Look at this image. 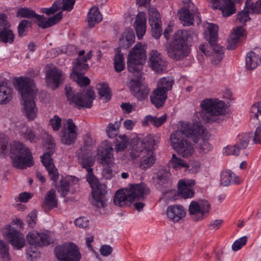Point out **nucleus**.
Listing matches in <instances>:
<instances>
[{
  "instance_id": "f257e3e1",
  "label": "nucleus",
  "mask_w": 261,
  "mask_h": 261,
  "mask_svg": "<svg viewBox=\"0 0 261 261\" xmlns=\"http://www.w3.org/2000/svg\"><path fill=\"white\" fill-rule=\"evenodd\" d=\"M205 130L200 122H180L178 129L170 134V145L179 155L188 158L194 152V144L190 139H192L194 143L197 142L203 137Z\"/></svg>"
},
{
  "instance_id": "f03ea898",
  "label": "nucleus",
  "mask_w": 261,
  "mask_h": 261,
  "mask_svg": "<svg viewBox=\"0 0 261 261\" xmlns=\"http://www.w3.org/2000/svg\"><path fill=\"white\" fill-rule=\"evenodd\" d=\"M16 82L18 92L21 97L22 113L28 120H34L37 118L38 113L34 101L37 90L34 81L28 77H20L16 80Z\"/></svg>"
},
{
  "instance_id": "7ed1b4c3",
  "label": "nucleus",
  "mask_w": 261,
  "mask_h": 261,
  "mask_svg": "<svg viewBox=\"0 0 261 261\" xmlns=\"http://www.w3.org/2000/svg\"><path fill=\"white\" fill-rule=\"evenodd\" d=\"M9 137L0 132V157L9 155L14 163H33L32 153L22 142L14 141L8 146Z\"/></svg>"
},
{
  "instance_id": "20e7f679",
  "label": "nucleus",
  "mask_w": 261,
  "mask_h": 261,
  "mask_svg": "<svg viewBox=\"0 0 261 261\" xmlns=\"http://www.w3.org/2000/svg\"><path fill=\"white\" fill-rule=\"evenodd\" d=\"M196 34L191 30H178L174 34L172 42L168 45L167 52L172 59L179 60L189 54V48L186 41H190Z\"/></svg>"
},
{
  "instance_id": "39448f33",
  "label": "nucleus",
  "mask_w": 261,
  "mask_h": 261,
  "mask_svg": "<svg viewBox=\"0 0 261 261\" xmlns=\"http://www.w3.org/2000/svg\"><path fill=\"white\" fill-rule=\"evenodd\" d=\"M149 193V188L144 184L132 185L117 190L114 195V203L120 207L129 205L135 199H141Z\"/></svg>"
},
{
  "instance_id": "423d86ee",
  "label": "nucleus",
  "mask_w": 261,
  "mask_h": 261,
  "mask_svg": "<svg viewBox=\"0 0 261 261\" xmlns=\"http://www.w3.org/2000/svg\"><path fill=\"white\" fill-rule=\"evenodd\" d=\"M203 120L208 123L220 124L225 120V104L217 98H207L201 101Z\"/></svg>"
},
{
  "instance_id": "0eeeda50",
  "label": "nucleus",
  "mask_w": 261,
  "mask_h": 261,
  "mask_svg": "<svg viewBox=\"0 0 261 261\" xmlns=\"http://www.w3.org/2000/svg\"><path fill=\"white\" fill-rule=\"evenodd\" d=\"M145 44L137 43L129 51L127 58V66L129 72L139 76L146 58Z\"/></svg>"
},
{
  "instance_id": "6e6552de",
  "label": "nucleus",
  "mask_w": 261,
  "mask_h": 261,
  "mask_svg": "<svg viewBox=\"0 0 261 261\" xmlns=\"http://www.w3.org/2000/svg\"><path fill=\"white\" fill-rule=\"evenodd\" d=\"M65 90L67 100L70 104L74 105L79 109L89 108L92 107L95 96L93 91L87 90L85 94L83 95L82 93L73 94L72 89L70 87H66Z\"/></svg>"
},
{
  "instance_id": "1a4fd4ad",
  "label": "nucleus",
  "mask_w": 261,
  "mask_h": 261,
  "mask_svg": "<svg viewBox=\"0 0 261 261\" xmlns=\"http://www.w3.org/2000/svg\"><path fill=\"white\" fill-rule=\"evenodd\" d=\"M55 252L59 261H80L81 258L78 247L73 243H66L57 247Z\"/></svg>"
},
{
  "instance_id": "9d476101",
  "label": "nucleus",
  "mask_w": 261,
  "mask_h": 261,
  "mask_svg": "<svg viewBox=\"0 0 261 261\" xmlns=\"http://www.w3.org/2000/svg\"><path fill=\"white\" fill-rule=\"evenodd\" d=\"M211 210V204L205 199L192 201L189 206V213L190 215L193 216L197 221L203 220Z\"/></svg>"
},
{
  "instance_id": "9b49d317",
  "label": "nucleus",
  "mask_w": 261,
  "mask_h": 261,
  "mask_svg": "<svg viewBox=\"0 0 261 261\" xmlns=\"http://www.w3.org/2000/svg\"><path fill=\"white\" fill-rule=\"evenodd\" d=\"M76 126L71 119H69L60 133L61 142L66 145H70L76 139Z\"/></svg>"
},
{
  "instance_id": "f8f14e48",
  "label": "nucleus",
  "mask_w": 261,
  "mask_h": 261,
  "mask_svg": "<svg viewBox=\"0 0 261 261\" xmlns=\"http://www.w3.org/2000/svg\"><path fill=\"white\" fill-rule=\"evenodd\" d=\"M46 81L47 85L53 89L57 88L60 83L64 79L62 71L52 64H47L46 67Z\"/></svg>"
},
{
  "instance_id": "ddd939ff",
  "label": "nucleus",
  "mask_w": 261,
  "mask_h": 261,
  "mask_svg": "<svg viewBox=\"0 0 261 261\" xmlns=\"http://www.w3.org/2000/svg\"><path fill=\"white\" fill-rule=\"evenodd\" d=\"M141 139L145 149L142 158V163H154L155 157L152 150L158 142V139L153 135H148Z\"/></svg>"
},
{
  "instance_id": "4468645a",
  "label": "nucleus",
  "mask_w": 261,
  "mask_h": 261,
  "mask_svg": "<svg viewBox=\"0 0 261 261\" xmlns=\"http://www.w3.org/2000/svg\"><path fill=\"white\" fill-rule=\"evenodd\" d=\"M2 232L4 236L16 248H21L24 245L25 241L22 233L15 230L12 226H5L3 228Z\"/></svg>"
},
{
  "instance_id": "2eb2a0df",
  "label": "nucleus",
  "mask_w": 261,
  "mask_h": 261,
  "mask_svg": "<svg viewBox=\"0 0 261 261\" xmlns=\"http://www.w3.org/2000/svg\"><path fill=\"white\" fill-rule=\"evenodd\" d=\"M148 65L153 70L160 73L166 69L167 62L160 53L152 50L149 54Z\"/></svg>"
},
{
  "instance_id": "dca6fc26",
  "label": "nucleus",
  "mask_w": 261,
  "mask_h": 261,
  "mask_svg": "<svg viewBox=\"0 0 261 261\" xmlns=\"http://www.w3.org/2000/svg\"><path fill=\"white\" fill-rule=\"evenodd\" d=\"M27 240L30 244L35 246L48 245L50 242V233L48 231L38 232L33 230L28 233Z\"/></svg>"
},
{
  "instance_id": "f3484780",
  "label": "nucleus",
  "mask_w": 261,
  "mask_h": 261,
  "mask_svg": "<svg viewBox=\"0 0 261 261\" xmlns=\"http://www.w3.org/2000/svg\"><path fill=\"white\" fill-rule=\"evenodd\" d=\"M195 181L193 179H181L178 182V194L184 199L191 198L194 197L195 191L193 187Z\"/></svg>"
},
{
  "instance_id": "a211bd4d",
  "label": "nucleus",
  "mask_w": 261,
  "mask_h": 261,
  "mask_svg": "<svg viewBox=\"0 0 261 261\" xmlns=\"http://www.w3.org/2000/svg\"><path fill=\"white\" fill-rule=\"evenodd\" d=\"M130 89L132 94L139 100L146 98L149 93V89L147 85L140 80H132L130 82Z\"/></svg>"
},
{
  "instance_id": "6ab92c4d",
  "label": "nucleus",
  "mask_w": 261,
  "mask_h": 261,
  "mask_svg": "<svg viewBox=\"0 0 261 261\" xmlns=\"http://www.w3.org/2000/svg\"><path fill=\"white\" fill-rule=\"evenodd\" d=\"M80 66L79 65L73 66L70 76L80 87L86 86L90 84V81L88 77L83 75L81 73L88 69V64H84Z\"/></svg>"
},
{
  "instance_id": "aec40b11",
  "label": "nucleus",
  "mask_w": 261,
  "mask_h": 261,
  "mask_svg": "<svg viewBox=\"0 0 261 261\" xmlns=\"http://www.w3.org/2000/svg\"><path fill=\"white\" fill-rule=\"evenodd\" d=\"M214 9L219 8L223 15L225 17L229 16L234 14L236 9L234 7L232 0H221L222 4L220 5L219 0H208Z\"/></svg>"
},
{
  "instance_id": "412c9836",
  "label": "nucleus",
  "mask_w": 261,
  "mask_h": 261,
  "mask_svg": "<svg viewBox=\"0 0 261 261\" xmlns=\"http://www.w3.org/2000/svg\"><path fill=\"white\" fill-rule=\"evenodd\" d=\"M63 17L62 12H59L54 16L49 18H46L43 15L37 14L35 19L37 25L42 28L45 29L51 27L58 23Z\"/></svg>"
},
{
  "instance_id": "4be33fe9",
  "label": "nucleus",
  "mask_w": 261,
  "mask_h": 261,
  "mask_svg": "<svg viewBox=\"0 0 261 261\" xmlns=\"http://www.w3.org/2000/svg\"><path fill=\"white\" fill-rule=\"evenodd\" d=\"M186 212L184 207L181 205H171L167 207L166 215L167 218L173 222H177L185 218Z\"/></svg>"
},
{
  "instance_id": "5701e85b",
  "label": "nucleus",
  "mask_w": 261,
  "mask_h": 261,
  "mask_svg": "<svg viewBox=\"0 0 261 261\" xmlns=\"http://www.w3.org/2000/svg\"><path fill=\"white\" fill-rule=\"evenodd\" d=\"M185 3L188 4L186 6L183 7L178 11L179 19L184 25H190L193 23L194 18L193 14L191 12L193 7V4L190 0H186Z\"/></svg>"
},
{
  "instance_id": "b1692460",
  "label": "nucleus",
  "mask_w": 261,
  "mask_h": 261,
  "mask_svg": "<svg viewBox=\"0 0 261 261\" xmlns=\"http://www.w3.org/2000/svg\"><path fill=\"white\" fill-rule=\"evenodd\" d=\"M242 180L239 176L229 169L222 170L220 175V184L223 187H227L230 184H240Z\"/></svg>"
},
{
  "instance_id": "393cba45",
  "label": "nucleus",
  "mask_w": 261,
  "mask_h": 261,
  "mask_svg": "<svg viewBox=\"0 0 261 261\" xmlns=\"http://www.w3.org/2000/svg\"><path fill=\"white\" fill-rule=\"evenodd\" d=\"M79 179L73 176L62 177L60 180V185L56 187V189L61 196L64 197L68 194L70 187L76 185Z\"/></svg>"
},
{
  "instance_id": "a878e982",
  "label": "nucleus",
  "mask_w": 261,
  "mask_h": 261,
  "mask_svg": "<svg viewBox=\"0 0 261 261\" xmlns=\"http://www.w3.org/2000/svg\"><path fill=\"white\" fill-rule=\"evenodd\" d=\"M16 131L20 137L30 142L36 143L39 140V137L36 136L34 131L29 128L25 124L20 123L16 126Z\"/></svg>"
},
{
  "instance_id": "bb28decb",
  "label": "nucleus",
  "mask_w": 261,
  "mask_h": 261,
  "mask_svg": "<svg viewBox=\"0 0 261 261\" xmlns=\"http://www.w3.org/2000/svg\"><path fill=\"white\" fill-rule=\"evenodd\" d=\"M106 193V186H102L100 191L92 192L93 197L92 205L98 208H101L106 206V202L107 201V199L105 196Z\"/></svg>"
},
{
  "instance_id": "cd10ccee",
  "label": "nucleus",
  "mask_w": 261,
  "mask_h": 261,
  "mask_svg": "<svg viewBox=\"0 0 261 261\" xmlns=\"http://www.w3.org/2000/svg\"><path fill=\"white\" fill-rule=\"evenodd\" d=\"M135 28L138 38L141 39L146 29V18L144 12H140L137 14L135 22Z\"/></svg>"
},
{
  "instance_id": "c85d7f7f",
  "label": "nucleus",
  "mask_w": 261,
  "mask_h": 261,
  "mask_svg": "<svg viewBox=\"0 0 261 261\" xmlns=\"http://www.w3.org/2000/svg\"><path fill=\"white\" fill-rule=\"evenodd\" d=\"M261 61L260 51H251L246 57V67L248 70H252L256 68Z\"/></svg>"
},
{
  "instance_id": "c756f323",
  "label": "nucleus",
  "mask_w": 261,
  "mask_h": 261,
  "mask_svg": "<svg viewBox=\"0 0 261 261\" xmlns=\"http://www.w3.org/2000/svg\"><path fill=\"white\" fill-rule=\"evenodd\" d=\"M205 30L204 31V38L209 42L210 43H212L215 41L218 37V32L219 30V27L217 24L206 22L204 23Z\"/></svg>"
},
{
  "instance_id": "7c9ffc66",
  "label": "nucleus",
  "mask_w": 261,
  "mask_h": 261,
  "mask_svg": "<svg viewBox=\"0 0 261 261\" xmlns=\"http://www.w3.org/2000/svg\"><path fill=\"white\" fill-rule=\"evenodd\" d=\"M91 164H83V168L86 169L87 172V180L90 185L92 192L100 191L102 186H106L105 184H100L98 180L93 173V169L91 168Z\"/></svg>"
},
{
  "instance_id": "2f4dec72",
  "label": "nucleus",
  "mask_w": 261,
  "mask_h": 261,
  "mask_svg": "<svg viewBox=\"0 0 261 261\" xmlns=\"http://www.w3.org/2000/svg\"><path fill=\"white\" fill-rule=\"evenodd\" d=\"M12 98V89L6 83L0 82V105L8 103Z\"/></svg>"
},
{
  "instance_id": "473e14b6",
  "label": "nucleus",
  "mask_w": 261,
  "mask_h": 261,
  "mask_svg": "<svg viewBox=\"0 0 261 261\" xmlns=\"http://www.w3.org/2000/svg\"><path fill=\"white\" fill-rule=\"evenodd\" d=\"M135 40V36L133 30L128 28L125 29L122 34L119 40V44L121 47L127 48L134 43Z\"/></svg>"
},
{
  "instance_id": "72a5a7b5",
  "label": "nucleus",
  "mask_w": 261,
  "mask_h": 261,
  "mask_svg": "<svg viewBox=\"0 0 261 261\" xmlns=\"http://www.w3.org/2000/svg\"><path fill=\"white\" fill-rule=\"evenodd\" d=\"M167 97V93L164 90L156 88L151 94L150 100L154 106L159 108L163 106Z\"/></svg>"
},
{
  "instance_id": "f704fd0d",
  "label": "nucleus",
  "mask_w": 261,
  "mask_h": 261,
  "mask_svg": "<svg viewBox=\"0 0 261 261\" xmlns=\"http://www.w3.org/2000/svg\"><path fill=\"white\" fill-rule=\"evenodd\" d=\"M58 202L55 191L50 190L47 192L43 203V207L45 211H49L57 207Z\"/></svg>"
},
{
  "instance_id": "c9c22d12",
  "label": "nucleus",
  "mask_w": 261,
  "mask_h": 261,
  "mask_svg": "<svg viewBox=\"0 0 261 261\" xmlns=\"http://www.w3.org/2000/svg\"><path fill=\"white\" fill-rule=\"evenodd\" d=\"M132 149L130 155L132 158L134 159L139 157L141 153H144V145L143 144L141 138L137 137L134 138L132 142Z\"/></svg>"
},
{
  "instance_id": "e433bc0d",
  "label": "nucleus",
  "mask_w": 261,
  "mask_h": 261,
  "mask_svg": "<svg viewBox=\"0 0 261 261\" xmlns=\"http://www.w3.org/2000/svg\"><path fill=\"white\" fill-rule=\"evenodd\" d=\"M167 116L164 114L160 117H156L151 115L146 116L142 120V123L144 126H147L151 124L155 127H159L162 125L167 120Z\"/></svg>"
},
{
  "instance_id": "4c0bfd02",
  "label": "nucleus",
  "mask_w": 261,
  "mask_h": 261,
  "mask_svg": "<svg viewBox=\"0 0 261 261\" xmlns=\"http://www.w3.org/2000/svg\"><path fill=\"white\" fill-rule=\"evenodd\" d=\"M102 16L96 7L91 8L88 14V23L90 27H93L96 23L102 20Z\"/></svg>"
},
{
  "instance_id": "58836bf2",
  "label": "nucleus",
  "mask_w": 261,
  "mask_h": 261,
  "mask_svg": "<svg viewBox=\"0 0 261 261\" xmlns=\"http://www.w3.org/2000/svg\"><path fill=\"white\" fill-rule=\"evenodd\" d=\"M115 69L117 72H120L124 69L125 63L123 55L121 53V48L118 47L115 50V56L114 59Z\"/></svg>"
},
{
  "instance_id": "ea45409f",
  "label": "nucleus",
  "mask_w": 261,
  "mask_h": 261,
  "mask_svg": "<svg viewBox=\"0 0 261 261\" xmlns=\"http://www.w3.org/2000/svg\"><path fill=\"white\" fill-rule=\"evenodd\" d=\"M9 27V24L8 23L7 27L4 28L0 32V40L5 43L12 44L14 40V34L13 32L8 28Z\"/></svg>"
},
{
  "instance_id": "a19ab883",
  "label": "nucleus",
  "mask_w": 261,
  "mask_h": 261,
  "mask_svg": "<svg viewBox=\"0 0 261 261\" xmlns=\"http://www.w3.org/2000/svg\"><path fill=\"white\" fill-rule=\"evenodd\" d=\"M113 148L111 145H108L103 150H99L98 153V158H101L100 163H110L113 160L112 154Z\"/></svg>"
},
{
  "instance_id": "79ce46f5",
  "label": "nucleus",
  "mask_w": 261,
  "mask_h": 261,
  "mask_svg": "<svg viewBox=\"0 0 261 261\" xmlns=\"http://www.w3.org/2000/svg\"><path fill=\"white\" fill-rule=\"evenodd\" d=\"M173 168L175 170L184 168L185 171L190 174L197 173L200 169L199 164H175Z\"/></svg>"
},
{
  "instance_id": "37998d69",
  "label": "nucleus",
  "mask_w": 261,
  "mask_h": 261,
  "mask_svg": "<svg viewBox=\"0 0 261 261\" xmlns=\"http://www.w3.org/2000/svg\"><path fill=\"white\" fill-rule=\"evenodd\" d=\"M252 135L249 133L240 134L238 136L236 145L240 150L245 149L248 146Z\"/></svg>"
},
{
  "instance_id": "c03bdc74",
  "label": "nucleus",
  "mask_w": 261,
  "mask_h": 261,
  "mask_svg": "<svg viewBox=\"0 0 261 261\" xmlns=\"http://www.w3.org/2000/svg\"><path fill=\"white\" fill-rule=\"evenodd\" d=\"M96 88L98 94L101 98H103L106 101L109 100L111 98L110 89L106 83H100L97 84Z\"/></svg>"
},
{
  "instance_id": "a18cd8bd",
  "label": "nucleus",
  "mask_w": 261,
  "mask_h": 261,
  "mask_svg": "<svg viewBox=\"0 0 261 261\" xmlns=\"http://www.w3.org/2000/svg\"><path fill=\"white\" fill-rule=\"evenodd\" d=\"M249 5V0H247L244 9L237 15V22L243 24L250 19L249 17L250 11L247 10Z\"/></svg>"
},
{
  "instance_id": "49530a36",
  "label": "nucleus",
  "mask_w": 261,
  "mask_h": 261,
  "mask_svg": "<svg viewBox=\"0 0 261 261\" xmlns=\"http://www.w3.org/2000/svg\"><path fill=\"white\" fill-rule=\"evenodd\" d=\"M250 115L252 119L257 120L261 122V102L254 103L251 106Z\"/></svg>"
},
{
  "instance_id": "de8ad7c7",
  "label": "nucleus",
  "mask_w": 261,
  "mask_h": 261,
  "mask_svg": "<svg viewBox=\"0 0 261 261\" xmlns=\"http://www.w3.org/2000/svg\"><path fill=\"white\" fill-rule=\"evenodd\" d=\"M158 85L157 88L164 90L167 93L168 91L172 89L173 81L170 77H163L159 80Z\"/></svg>"
},
{
  "instance_id": "09e8293b",
  "label": "nucleus",
  "mask_w": 261,
  "mask_h": 261,
  "mask_svg": "<svg viewBox=\"0 0 261 261\" xmlns=\"http://www.w3.org/2000/svg\"><path fill=\"white\" fill-rule=\"evenodd\" d=\"M120 126V122L118 121H116L114 123H109L106 128V132L109 137L113 138L116 137L118 134Z\"/></svg>"
},
{
  "instance_id": "8fccbe9b",
  "label": "nucleus",
  "mask_w": 261,
  "mask_h": 261,
  "mask_svg": "<svg viewBox=\"0 0 261 261\" xmlns=\"http://www.w3.org/2000/svg\"><path fill=\"white\" fill-rule=\"evenodd\" d=\"M171 174L169 172V167L168 166H165L164 168L158 171L156 174V178L163 184L167 182Z\"/></svg>"
},
{
  "instance_id": "3c124183",
  "label": "nucleus",
  "mask_w": 261,
  "mask_h": 261,
  "mask_svg": "<svg viewBox=\"0 0 261 261\" xmlns=\"http://www.w3.org/2000/svg\"><path fill=\"white\" fill-rule=\"evenodd\" d=\"M128 142V139L126 136H119L116 140L115 149L117 151L123 150L127 147Z\"/></svg>"
},
{
  "instance_id": "603ef678",
  "label": "nucleus",
  "mask_w": 261,
  "mask_h": 261,
  "mask_svg": "<svg viewBox=\"0 0 261 261\" xmlns=\"http://www.w3.org/2000/svg\"><path fill=\"white\" fill-rule=\"evenodd\" d=\"M240 150L239 147L236 144L233 145H228L223 148L222 153L224 155L238 156Z\"/></svg>"
},
{
  "instance_id": "864d4df0",
  "label": "nucleus",
  "mask_w": 261,
  "mask_h": 261,
  "mask_svg": "<svg viewBox=\"0 0 261 261\" xmlns=\"http://www.w3.org/2000/svg\"><path fill=\"white\" fill-rule=\"evenodd\" d=\"M45 169L48 172V175L51 180L57 182L59 177V173L55 164H44Z\"/></svg>"
},
{
  "instance_id": "5fc2aeb1",
  "label": "nucleus",
  "mask_w": 261,
  "mask_h": 261,
  "mask_svg": "<svg viewBox=\"0 0 261 261\" xmlns=\"http://www.w3.org/2000/svg\"><path fill=\"white\" fill-rule=\"evenodd\" d=\"M61 0H56L49 8L42 9L41 12L47 15H50L61 10Z\"/></svg>"
},
{
  "instance_id": "6e6d98bb",
  "label": "nucleus",
  "mask_w": 261,
  "mask_h": 261,
  "mask_svg": "<svg viewBox=\"0 0 261 261\" xmlns=\"http://www.w3.org/2000/svg\"><path fill=\"white\" fill-rule=\"evenodd\" d=\"M149 22L150 25L155 24L156 22L161 23L160 15L154 8L149 9Z\"/></svg>"
},
{
  "instance_id": "4d7b16f0",
  "label": "nucleus",
  "mask_w": 261,
  "mask_h": 261,
  "mask_svg": "<svg viewBox=\"0 0 261 261\" xmlns=\"http://www.w3.org/2000/svg\"><path fill=\"white\" fill-rule=\"evenodd\" d=\"M84 54L85 51L83 50L79 52V57L73 66H77V65L81 66L82 64H87V61L90 60L92 57L91 51H90L85 56H84Z\"/></svg>"
},
{
  "instance_id": "13d9d810",
  "label": "nucleus",
  "mask_w": 261,
  "mask_h": 261,
  "mask_svg": "<svg viewBox=\"0 0 261 261\" xmlns=\"http://www.w3.org/2000/svg\"><path fill=\"white\" fill-rule=\"evenodd\" d=\"M246 35V32L244 29L241 27H237L233 30V32L231 36V39L233 42L236 43L241 37Z\"/></svg>"
},
{
  "instance_id": "bf43d9fd",
  "label": "nucleus",
  "mask_w": 261,
  "mask_h": 261,
  "mask_svg": "<svg viewBox=\"0 0 261 261\" xmlns=\"http://www.w3.org/2000/svg\"><path fill=\"white\" fill-rule=\"evenodd\" d=\"M17 15L19 17L29 18L33 17L35 18V15H37L34 11L26 8L19 9L17 12Z\"/></svg>"
},
{
  "instance_id": "052dcab7",
  "label": "nucleus",
  "mask_w": 261,
  "mask_h": 261,
  "mask_svg": "<svg viewBox=\"0 0 261 261\" xmlns=\"http://www.w3.org/2000/svg\"><path fill=\"white\" fill-rule=\"evenodd\" d=\"M62 124V119L57 115L54 116L49 120V125L54 131L59 130Z\"/></svg>"
},
{
  "instance_id": "680f3d73",
  "label": "nucleus",
  "mask_w": 261,
  "mask_h": 261,
  "mask_svg": "<svg viewBox=\"0 0 261 261\" xmlns=\"http://www.w3.org/2000/svg\"><path fill=\"white\" fill-rule=\"evenodd\" d=\"M30 21L28 20H21L18 27V33L19 36L25 35L27 28L30 25Z\"/></svg>"
},
{
  "instance_id": "e2e57ef3",
  "label": "nucleus",
  "mask_w": 261,
  "mask_h": 261,
  "mask_svg": "<svg viewBox=\"0 0 261 261\" xmlns=\"http://www.w3.org/2000/svg\"><path fill=\"white\" fill-rule=\"evenodd\" d=\"M75 4V0H62L61 5V10L63 11H71Z\"/></svg>"
},
{
  "instance_id": "0e129e2a",
  "label": "nucleus",
  "mask_w": 261,
  "mask_h": 261,
  "mask_svg": "<svg viewBox=\"0 0 261 261\" xmlns=\"http://www.w3.org/2000/svg\"><path fill=\"white\" fill-rule=\"evenodd\" d=\"M247 240V237L244 236L236 240L232 245V250L236 251L241 249L246 244Z\"/></svg>"
},
{
  "instance_id": "69168bd1",
  "label": "nucleus",
  "mask_w": 261,
  "mask_h": 261,
  "mask_svg": "<svg viewBox=\"0 0 261 261\" xmlns=\"http://www.w3.org/2000/svg\"><path fill=\"white\" fill-rule=\"evenodd\" d=\"M33 196V194L29 192H22L16 197L14 200L16 202H27Z\"/></svg>"
},
{
  "instance_id": "338daca9",
  "label": "nucleus",
  "mask_w": 261,
  "mask_h": 261,
  "mask_svg": "<svg viewBox=\"0 0 261 261\" xmlns=\"http://www.w3.org/2000/svg\"><path fill=\"white\" fill-rule=\"evenodd\" d=\"M250 0H249L250 3ZM249 11L252 13H261V1L258 0L255 3H253L251 5L249 4L248 7Z\"/></svg>"
},
{
  "instance_id": "774afa93",
  "label": "nucleus",
  "mask_w": 261,
  "mask_h": 261,
  "mask_svg": "<svg viewBox=\"0 0 261 261\" xmlns=\"http://www.w3.org/2000/svg\"><path fill=\"white\" fill-rule=\"evenodd\" d=\"M161 23L156 22L155 24L150 25L151 27V33L153 37L155 39H158L162 34Z\"/></svg>"
}]
</instances>
